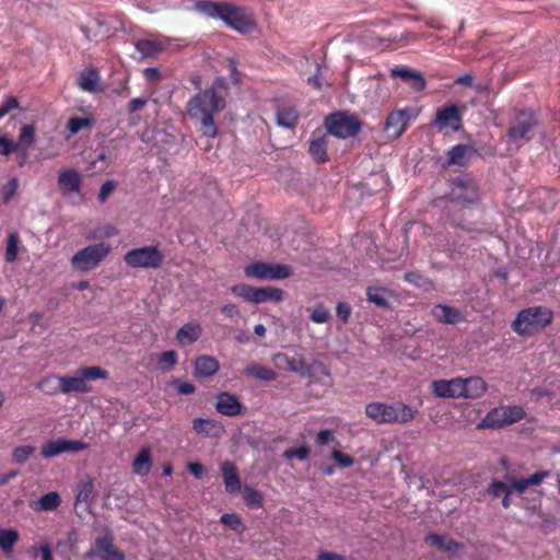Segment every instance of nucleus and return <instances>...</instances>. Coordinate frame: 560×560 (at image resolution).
<instances>
[{
    "label": "nucleus",
    "mask_w": 560,
    "mask_h": 560,
    "mask_svg": "<svg viewBox=\"0 0 560 560\" xmlns=\"http://www.w3.org/2000/svg\"><path fill=\"white\" fill-rule=\"evenodd\" d=\"M228 89L226 80L217 78L209 89L196 94L187 103L189 117L200 122L206 137L214 138L218 133L213 117L225 107L224 93Z\"/></svg>",
    "instance_id": "f257e3e1"
},
{
    "label": "nucleus",
    "mask_w": 560,
    "mask_h": 560,
    "mask_svg": "<svg viewBox=\"0 0 560 560\" xmlns=\"http://www.w3.org/2000/svg\"><path fill=\"white\" fill-rule=\"evenodd\" d=\"M195 10L211 19H219L228 26L242 34H249L256 28L254 15L244 7L232 2L197 1Z\"/></svg>",
    "instance_id": "f03ea898"
},
{
    "label": "nucleus",
    "mask_w": 560,
    "mask_h": 560,
    "mask_svg": "<svg viewBox=\"0 0 560 560\" xmlns=\"http://www.w3.org/2000/svg\"><path fill=\"white\" fill-rule=\"evenodd\" d=\"M552 313L542 306L522 310L512 323L513 330L520 336H530L549 325Z\"/></svg>",
    "instance_id": "7ed1b4c3"
},
{
    "label": "nucleus",
    "mask_w": 560,
    "mask_h": 560,
    "mask_svg": "<svg viewBox=\"0 0 560 560\" xmlns=\"http://www.w3.org/2000/svg\"><path fill=\"white\" fill-rule=\"evenodd\" d=\"M108 372L101 366H88L79 369L72 376H59L57 381L62 394L89 393L91 387L88 382L100 378H107Z\"/></svg>",
    "instance_id": "20e7f679"
},
{
    "label": "nucleus",
    "mask_w": 560,
    "mask_h": 560,
    "mask_svg": "<svg viewBox=\"0 0 560 560\" xmlns=\"http://www.w3.org/2000/svg\"><path fill=\"white\" fill-rule=\"evenodd\" d=\"M526 412L522 406L509 405L492 408L478 423V429H501L524 419Z\"/></svg>",
    "instance_id": "39448f33"
},
{
    "label": "nucleus",
    "mask_w": 560,
    "mask_h": 560,
    "mask_svg": "<svg viewBox=\"0 0 560 560\" xmlns=\"http://www.w3.org/2000/svg\"><path fill=\"white\" fill-rule=\"evenodd\" d=\"M109 252L110 245L105 242L86 246L72 256V267L78 271L93 270L100 266Z\"/></svg>",
    "instance_id": "423d86ee"
},
{
    "label": "nucleus",
    "mask_w": 560,
    "mask_h": 560,
    "mask_svg": "<svg viewBox=\"0 0 560 560\" xmlns=\"http://www.w3.org/2000/svg\"><path fill=\"white\" fill-rule=\"evenodd\" d=\"M361 126L358 116L341 112L330 114L325 118V127L328 133L339 139L354 137L359 133Z\"/></svg>",
    "instance_id": "0eeeda50"
},
{
    "label": "nucleus",
    "mask_w": 560,
    "mask_h": 560,
    "mask_svg": "<svg viewBox=\"0 0 560 560\" xmlns=\"http://www.w3.org/2000/svg\"><path fill=\"white\" fill-rule=\"evenodd\" d=\"M164 260V255L156 246L133 248L125 255V262L132 268H159Z\"/></svg>",
    "instance_id": "6e6552de"
},
{
    "label": "nucleus",
    "mask_w": 560,
    "mask_h": 560,
    "mask_svg": "<svg viewBox=\"0 0 560 560\" xmlns=\"http://www.w3.org/2000/svg\"><path fill=\"white\" fill-rule=\"evenodd\" d=\"M537 124V118L532 109H522L516 114L512 126L509 128L508 137L515 143L529 141Z\"/></svg>",
    "instance_id": "1a4fd4ad"
},
{
    "label": "nucleus",
    "mask_w": 560,
    "mask_h": 560,
    "mask_svg": "<svg viewBox=\"0 0 560 560\" xmlns=\"http://www.w3.org/2000/svg\"><path fill=\"white\" fill-rule=\"evenodd\" d=\"M448 199L457 203H474L479 199L478 186L468 175L457 176L451 180Z\"/></svg>",
    "instance_id": "9d476101"
},
{
    "label": "nucleus",
    "mask_w": 560,
    "mask_h": 560,
    "mask_svg": "<svg viewBox=\"0 0 560 560\" xmlns=\"http://www.w3.org/2000/svg\"><path fill=\"white\" fill-rule=\"evenodd\" d=\"M245 275L261 280L285 279L291 276V268L279 264L255 262L245 268Z\"/></svg>",
    "instance_id": "9b49d317"
},
{
    "label": "nucleus",
    "mask_w": 560,
    "mask_h": 560,
    "mask_svg": "<svg viewBox=\"0 0 560 560\" xmlns=\"http://www.w3.org/2000/svg\"><path fill=\"white\" fill-rule=\"evenodd\" d=\"M410 119V109H398L388 114L385 124L384 132L388 139H398L406 130Z\"/></svg>",
    "instance_id": "f8f14e48"
},
{
    "label": "nucleus",
    "mask_w": 560,
    "mask_h": 560,
    "mask_svg": "<svg viewBox=\"0 0 560 560\" xmlns=\"http://www.w3.org/2000/svg\"><path fill=\"white\" fill-rule=\"evenodd\" d=\"M272 361L280 370L294 372L301 376H310L312 374L311 366L302 355L290 358L285 353L278 352L273 354Z\"/></svg>",
    "instance_id": "ddd939ff"
},
{
    "label": "nucleus",
    "mask_w": 560,
    "mask_h": 560,
    "mask_svg": "<svg viewBox=\"0 0 560 560\" xmlns=\"http://www.w3.org/2000/svg\"><path fill=\"white\" fill-rule=\"evenodd\" d=\"M366 416L378 424L396 423L397 412L395 405L373 401L365 407Z\"/></svg>",
    "instance_id": "4468645a"
},
{
    "label": "nucleus",
    "mask_w": 560,
    "mask_h": 560,
    "mask_svg": "<svg viewBox=\"0 0 560 560\" xmlns=\"http://www.w3.org/2000/svg\"><path fill=\"white\" fill-rule=\"evenodd\" d=\"M432 393L441 398H457L463 395V378L438 380L431 384Z\"/></svg>",
    "instance_id": "2eb2a0df"
},
{
    "label": "nucleus",
    "mask_w": 560,
    "mask_h": 560,
    "mask_svg": "<svg viewBox=\"0 0 560 560\" xmlns=\"http://www.w3.org/2000/svg\"><path fill=\"white\" fill-rule=\"evenodd\" d=\"M434 125L438 126L440 130L451 128L454 131H458L462 128V117L456 105H448L439 109Z\"/></svg>",
    "instance_id": "dca6fc26"
},
{
    "label": "nucleus",
    "mask_w": 560,
    "mask_h": 560,
    "mask_svg": "<svg viewBox=\"0 0 560 560\" xmlns=\"http://www.w3.org/2000/svg\"><path fill=\"white\" fill-rule=\"evenodd\" d=\"M95 547L102 560H125L124 552L114 546V537L109 532L95 539Z\"/></svg>",
    "instance_id": "f3484780"
},
{
    "label": "nucleus",
    "mask_w": 560,
    "mask_h": 560,
    "mask_svg": "<svg viewBox=\"0 0 560 560\" xmlns=\"http://www.w3.org/2000/svg\"><path fill=\"white\" fill-rule=\"evenodd\" d=\"M424 541L429 546L451 555H457L464 548L462 542L454 540L446 534L430 533L425 536Z\"/></svg>",
    "instance_id": "a211bd4d"
},
{
    "label": "nucleus",
    "mask_w": 560,
    "mask_h": 560,
    "mask_svg": "<svg viewBox=\"0 0 560 560\" xmlns=\"http://www.w3.org/2000/svg\"><path fill=\"white\" fill-rule=\"evenodd\" d=\"M82 176L75 170H62L58 175V186L62 195L80 194Z\"/></svg>",
    "instance_id": "6ab92c4d"
},
{
    "label": "nucleus",
    "mask_w": 560,
    "mask_h": 560,
    "mask_svg": "<svg viewBox=\"0 0 560 560\" xmlns=\"http://www.w3.org/2000/svg\"><path fill=\"white\" fill-rule=\"evenodd\" d=\"M215 409L221 415L234 417L242 412L243 405L234 394L223 392L217 397Z\"/></svg>",
    "instance_id": "aec40b11"
},
{
    "label": "nucleus",
    "mask_w": 560,
    "mask_h": 560,
    "mask_svg": "<svg viewBox=\"0 0 560 560\" xmlns=\"http://www.w3.org/2000/svg\"><path fill=\"white\" fill-rule=\"evenodd\" d=\"M431 314L438 322L443 324L455 325L463 320L460 310L447 304L434 305Z\"/></svg>",
    "instance_id": "412c9836"
},
{
    "label": "nucleus",
    "mask_w": 560,
    "mask_h": 560,
    "mask_svg": "<svg viewBox=\"0 0 560 560\" xmlns=\"http://www.w3.org/2000/svg\"><path fill=\"white\" fill-rule=\"evenodd\" d=\"M394 78H400L405 82L409 83L410 86L420 92L425 88V80L421 72L407 67H396L392 70Z\"/></svg>",
    "instance_id": "4be33fe9"
},
{
    "label": "nucleus",
    "mask_w": 560,
    "mask_h": 560,
    "mask_svg": "<svg viewBox=\"0 0 560 560\" xmlns=\"http://www.w3.org/2000/svg\"><path fill=\"white\" fill-rule=\"evenodd\" d=\"M221 472L226 492H238L242 485L235 464L230 460L223 462L221 464Z\"/></svg>",
    "instance_id": "5701e85b"
},
{
    "label": "nucleus",
    "mask_w": 560,
    "mask_h": 560,
    "mask_svg": "<svg viewBox=\"0 0 560 560\" xmlns=\"http://www.w3.org/2000/svg\"><path fill=\"white\" fill-rule=\"evenodd\" d=\"M463 387L462 397L470 399L480 398L487 390L486 382L479 376L463 378Z\"/></svg>",
    "instance_id": "b1692460"
},
{
    "label": "nucleus",
    "mask_w": 560,
    "mask_h": 560,
    "mask_svg": "<svg viewBox=\"0 0 560 560\" xmlns=\"http://www.w3.org/2000/svg\"><path fill=\"white\" fill-rule=\"evenodd\" d=\"M220 369L218 360L210 355H200L195 362V375L197 377H209Z\"/></svg>",
    "instance_id": "393cba45"
},
{
    "label": "nucleus",
    "mask_w": 560,
    "mask_h": 560,
    "mask_svg": "<svg viewBox=\"0 0 560 560\" xmlns=\"http://www.w3.org/2000/svg\"><path fill=\"white\" fill-rule=\"evenodd\" d=\"M475 153L470 144H456L448 151V164L463 166Z\"/></svg>",
    "instance_id": "a878e982"
},
{
    "label": "nucleus",
    "mask_w": 560,
    "mask_h": 560,
    "mask_svg": "<svg viewBox=\"0 0 560 560\" xmlns=\"http://www.w3.org/2000/svg\"><path fill=\"white\" fill-rule=\"evenodd\" d=\"M94 485L91 479L83 481L79 485V490L75 495V505L82 506L84 512L90 510L93 501Z\"/></svg>",
    "instance_id": "bb28decb"
},
{
    "label": "nucleus",
    "mask_w": 560,
    "mask_h": 560,
    "mask_svg": "<svg viewBox=\"0 0 560 560\" xmlns=\"http://www.w3.org/2000/svg\"><path fill=\"white\" fill-rule=\"evenodd\" d=\"M253 303L260 304L267 301L280 302L283 300V291L273 287L255 288Z\"/></svg>",
    "instance_id": "cd10ccee"
},
{
    "label": "nucleus",
    "mask_w": 560,
    "mask_h": 560,
    "mask_svg": "<svg viewBox=\"0 0 560 560\" xmlns=\"http://www.w3.org/2000/svg\"><path fill=\"white\" fill-rule=\"evenodd\" d=\"M243 373L246 376L253 377L258 381H266V382L273 381L277 377V374L273 370H271L268 366L258 364V363H253V364L247 365L244 369Z\"/></svg>",
    "instance_id": "c85d7f7f"
},
{
    "label": "nucleus",
    "mask_w": 560,
    "mask_h": 560,
    "mask_svg": "<svg viewBox=\"0 0 560 560\" xmlns=\"http://www.w3.org/2000/svg\"><path fill=\"white\" fill-rule=\"evenodd\" d=\"M136 49L140 52V59L151 58L160 54L164 46L159 40L139 39L136 43Z\"/></svg>",
    "instance_id": "c756f323"
},
{
    "label": "nucleus",
    "mask_w": 560,
    "mask_h": 560,
    "mask_svg": "<svg viewBox=\"0 0 560 560\" xmlns=\"http://www.w3.org/2000/svg\"><path fill=\"white\" fill-rule=\"evenodd\" d=\"M36 128L33 124L23 125L20 128L19 139L15 141L18 149L30 150L36 142Z\"/></svg>",
    "instance_id": "7c9ffc66"
},
{
    "label": "nucleus",
    "mask_w": 560,
    "mask_h": 560,
    "mask_svg": "<svg viewBox=\"0 0 560 560\" xmlns=\"http://www.w3.org/2000/svg\"><path fill=\"white\" fill-rule=\"evenodd\" d=\"M277 124L281 127L293 129L299 119V114L294 107L285 106L277 110Z\"/></svg>",
    "instance_id": "2f4dec72"
},
{
    "label": "nucleus",
    "mask_w": 560,
    "mask_h": 560,
    "mask_svg": "<svg viewBox=\"0 0 560 560\" xmlns=\"http://www.w3.org/2000/svg\"><path fill=\"white\" fill-rule=\"evenodd\" d=\"M152 459L149 448H142L132 464V470L139 476H147L151 471Z\"/></svg>",
    "instance_id": "473e14b6"
},
{
    "label": "nucleus",
    "mask_w": 560,
    "mask_h": 560,
    "mask_svg": "<svg viewBox=\"0 0 560 560\" xmlns=\"http://www.w3.org/2000/svg\"><path fill=\"white\" fill-rule=\"evenodd\" d=\"M60 503L61 499L59 493L56 491H51L40 497V499L37 502H35L33 509L35 511H55L56 509H58Z\"/></svg>",
    "instance_id": "72a5a7b5"
},
{
    "label": "nucleus",
    "mask_w": 560,
    "mask_h": 560,
    "mask_svg": "<svg viewBox=\"0 0 560 560\" xmlns=\"http://www.w3.org/2000/svg\"><path fill=\"white\" fill-rule=\"evenodd\" d=\"M327 140L325 136H320L316 139H312L310 142V153L313 159L318 163H324L327 161Z\"/></svg>",
    "instance_id": "f704fd0d"
},
{
    "label": "nucleus",
    "mask_w": 560,
    "mask_h": 560,
    "mask_svg": "<svg viewBox=\"0 0 560 560\" xmlns=\"http://www.w3.org/2000/svg\"><path fill=\"white\" fill-rule=\"evenodd\" d=\"M200 337V327L198 325L194 324H185L182 326L177 334L176 338L177 340L185 345V343H192L197 341Z\"/></svg>",
    "instance_id": "c9c22d12"
},
{
    "label": "nucleus",
    "mask_w": 560,
    "mask_h": 560,
    "mask_svg": "<svg viewBox=\"0 0 560 560\" xmlns=\"http://www.w3.org/2000/svg\"><path fill=\"white\" fill-rule=\"evenodd\" d=\"M100 75L96 70H88L79 77V86L86 92H94L97 90Z\"/></svg>",
    "instance_id": "e433bc0d"
},
{
    "label": "nucleus",
    "mask_w": 560,
    "mask_h": 560,
    "mask_svg": "<svg viewBox=\"0 0 560 560\" xmlns=\"http://www.w3.org/2000/svg\"><path fill=\"white\" fill-rule=\"evenodd\" d=\"M19 540V533L14 529H0V549L11 552Z\"/></svg>",
    "instance_id": "4c0bfd02"
},
{
    "label": "nucleus",
    "mask_w": 560,
    "mask_h": 560,
    "mask_svg": "<svg viewBox=\"0 0 560 560\" xmlns=\"http://www.w3.org/2000/svg\"><path fill=\"white\" fill-rule=\"evenodd\" d=\"M19 244H20L19 233L18 232L9 233L5 254H4L5 261L13 262L16 260Z\"/></svg>",
    "instance_id": "58836bf2"
},
{
    "label": "nucleus",
    "mask_w": 560,
    "mask_h": 560,
    "mask_svg": "<svg viewBox=\"0 0 560 560\" xmlns=\"http://www.w3.org/2000/svg\"><path fill=\"white\" fill-rule=\"evenodd\" d=\"M243 498L245 501V504L252 509H258L262 506L264 497L260 491L255 490L250 487L244 488Z\"/></svg>",
    "instance_id": "ea45409f"
},
{
    "label": "nucleus",
    "mask_w": 560,
    "mask_h": 560,
    "mask_svg": "<svg viewBox=\"0 0 560 560\" xmlns=\"http://www.w3.org/2000/svg\"><path fill=\"white\" fill-rule=\"evenodd\" d=\"M395 407H396V412H397V417H396L397 423H402V424L408 423L411 420H413L418 413V411L416 409H413L409 405H406L402 402H397L395 405Z\"/></svg>",
    "instance_id": "a19ab883"
},
{
    "label": "nucleus",
    "mask_w": 560,
    "mask_h": 560,
    "mask_svg": "<svg viewBox=\"0 0 560 560\" xmlns=\"http://www.w3.org/2000/svg\"><path fill=\"white\" fill-rule=\"evenodd\" d=\"M63 439L48 441L42 448V456L45 458L54 457L65 453Z\"/></svg>",
    "instance_id": "79ce46f5"
},
{
    "label": "nucleus",
    "mask_w": 560,
    "mask_h": 560,
    "mask_svg": "<svg viewBox=\"0 0 560 560\" xmlns=\"http://www.w3.org/2000/svg\"><path fill=\"white\" fill-rule=\"evenodd\" d=\"M36 388L47 395H56L61 393V388H59V383L55 376L44 377L36 384Z\"/></svg>",
    "instance_id": "37998d69"
},
{
    "label": "nucleus",
    "mask_w": 560,
    "mask_h": 560,
    "mask_svg": "<svg viewBox=\"0 0 560 560\" xmlns=\"http://www.w3.org/2000/svg\"><path fill=\"white\" fill-rule=\"evenodd\" d=\"M94 121L90 117H71L68 120V129L72 135L78 133L82 129L91 128L93 126Z\"/></svg>",
    "instance_id": "c03bdc74"
},
{
    "label": "nucleus",
    "mask_w": 560,
    "mask_h": 560,
    "mask_svg": "<svg viewBox=\"0 0 560 560\" xmlns=\"http://www.w3.org/2000/svg\"><path fill=\"white\" fill-rule=\"evenodd\" d=\"M35 447L31 445L18 446L12 453V459L16 464H24L34 453Z\"/></svg>",
    "instance_id": "a18cd8bd"
},
{
    "label": "nucleus",
    "mask_w": 560,
    "mask_h": 560,
    "mask_svg": "<svg viewBox=\"0 0 560 560\" xmlns=\"http://www.w3.org/2000/svg\"><path fill=\"white\" fill-rule=\"evenodd\" d=\"M310 318L316 324H324L330 319V313L323 304H317L311 310Z\"/></svg>",
    "instance_id": "49530a36"
},
{
    "label": "nucleus",
    "mask_w": 560,
    "mask_h": 560,
    "mask_svg": "<svg viewBox=\"0 0 560 560\" xmlns=\"http://www.w3.org/2000/svg\"><path fill=\"white\" fill-rule=\"evenodd\" d=\"M16 144L9 133L0 135V155L9 156L16 150Z\"/></svg>",
    "instance_id": "de8ad7c7"
},
{
    "label": "nucleus",
    "mask_w": 560,
    "mask_h": 560,
    "mask_svg": "<svg viewBox=\"0 0 560 560\" xmlns=\"http://www.w3.org/2000/svg\"><path fill=\"white\" fill-rule=\"evenodd\" d=\"M366 295L368 300L376 306L384 307L388 305L384 291L380 288H369Z\"/></svg>",
    "instance_id": "09e8293b"
},
{
    "label": "nucleus",
    "mask_w": 560,
    "mask_h": 560,
    "mask_svg": "<svg viewBox=\"0 0 560 560\" xmlns=\"http://www.w3.org/2000/svg\"><path fill=\"white\" fill-rule=\"evenodd\" d=\"M220 522L233 530L241 532L243 529L242 518L237 514H223Z\"/></svg>",
    "instance_id": "8fccbe9b"
},
{
    "label": "nucleus",
    "mask_w": 560,
    "mask_h": 560,
    "mask_svg": "<svg viewBox=\"0 0 560 560\" xmlns=\"http://www.w3.org/2000/svg\"><path fill=\"white\" fill-rule=\"evenodd\" d=\"M19 107L20 103L15 96H5L0 105V119L10 114L12 110L18 109Z\"/></svg>",
    "instance_id": "3c124183"
},
{
    "label": "nucleus",
    "mask_w": 560,
    "mask_h": 560,
    "mask_svg": "<svg viewBox=\"0 0 560 560\" xmlns=\"http://www.w3.org/2000/svg\"><path fill=\"white\" fill-rule=\"evenodd\" d=\"M310 456V448L307 446H301L299 448H288L283 453V457L285 459L298 458L300 460H305Z\"/></svg>",
    "instance_id": "603ef678"
},
{
    "label": "nucleus",
    "mask_w": 560,
    "mask_h": 560,
    "mask_svg": "<svg viewBox=\"0 0 560 560\" xmlns=\"http://www.w3.org/2000/svg\"><path fill=\"white\" fill-rule=\"evenodd\" d=\"M509 490V483L500 480H492L488 487V493L493 498L502 497Z\"/></svg>",
    "instance_id": "864d4df0"
},
{
    "label": "nucleus",
    "mask_w": 560,
    "mask_h": 560,
    "mask_svg": "<svg viewBox=\"0 0 560 560\" xmlns=\"http://www.w3.org/2000/svg\"><path fill=\"white\" fill-rule=\"evenodd\" d=\"M19 187L18 178H11L7 185L2 188V199L4 203H9L13 196L16 194Z\"/></svg>",
    "instance_id": "5fc2aeb1"
},
{
    "label": "nucleus",
    "mask_w": 560,
    "mask_h": 560,
    "mask_svg": "<svg viewBox=\"0 0 560 560\" xmlns=\"http://www.w3.org/2000/svg\"><path fill=\"white\" fill-rule=\"evenodd\" d=\"M254 287H250L248 284H236L231 288V291L236 294L237 296L243 298L244 300L253 303V292Z\"/></svg>",
    "instance_id": "6e6d98bb"
},
{
    "label": "nucleus",
    "mask_w": 560,
    "mask_h": 560,
    "mask_svg": "<svg viewBox=\"0 0 560 560\" xmlns=\"http://www.w3.org/2000/svg\"><path fill=\"white\" fill-rule=\"evenodd\" d=\"M505 480L509 483V489L510 491L513 493L514 491L522 494L524 493L527 489H528V483H527V480L526 478H521V479H514L512 480V478L510 476H505Z\"/></svg>",
    "instance_id": "4d7b16f0"
},
{
    "label": "nucleus",
    "mask_w": 560,
    "mask_h": 560,
    "mask_svg": "<svg viewBox=\"0 0 560 560\" xmlns=\"http://www.w3.org/2000/svg\"><path fill=\"white\" fill-rule=\"evenodd\" d=\"M159 363L163 365L164 369H171L177 363V354L174 350H168L162 352L159 359Z\"/></svg>",
    "instance_id": "13d9d810"
},
{
    "label": "nucleus",
    "mask_w": 560,
    "mask_h": 560,
    "mask_svg": "<svg viewBox=\"0 0 560 560\" xmlns=\"http://www.w3.org/2000/svg\"><path fill=\"white\" fill-rule=\"evenodd\" d=\"M332 459L340 466V467H351L354 463V459L345 453H341L338 450H334L331 453Z\"/></svg>",
    "instance_id": "bf43d9fd"
},
{
    "label": "nucleus",
    "mask_w": 560,
    "mask_h": 560,
    "mask_svg": "<svg viewBox=\"0 0 560 560\" xmlns=\"http://www.w3.org/2000/svg\"><path fill=\"white\" fill-rule=\"evenodd\" d=\"M351 315V306L345 302H338L336 306V316L343 323H348Z\"/></svg>",
    "instance_id": "052dcab7"
},
{
    "label": "nucleus",
    "mask_w": 560,
    "mask_h": 560,
    "mask_svg": "<svg viewBox=\"0 0 560 560\" xmlns=\"http://www.w3.org/2000/svg\"><path fill=\"white\" fill-rule=\"evenodd\" d=\"M63 447H65V453H74V452H80V451H83L85 448H88V444L82 442V441H73V440H67V439H63Z\"/></svg>",
    "instance_id": "680f3d73"
},
{
    "label": "nucleus",
    "mask_w": 560,
    "mask_h": 560,
    "mask_svg": "<svg viewBox=\"0 0 560 560\" xmlns=\"http://www.w3.org/2000/svg\"><path fill=\"white\" fill-rule=\"evenodd\" d=\"M115 188H116V184L114 180H106L100 189L98 201L101 203L105 202L106 199L108 198V196L114 191Z\"/></svg>",
    "instance_id": "e2e57ef3"
},
{
    "label": "nucleus",
    "mask_w": 560,
    "mask_h": 560,
    "mask_svg": "<svg viewBox=\"0 0 560 560\" xmlns=\"http://www.w3.org/2000/svg\"><path fill=\"white\" fill-rule=\"evenodd\" d=\"M550 476V471L548 470H540L537 471L529 477L526 478L528 486H538L540 485L547 477Z\"/></svg>",
    "instance_id": "0e129e2a"
},
{
    "label": "nucleus",
    "mask_w": 560,
    "mask_h": 560,
    "mask_svg": "<svg viewBox=\"0 0 560 560\" xmlns=\"http://www.w3.org/2000/svg\"><path fill=\"white\" fill-rule=\"evenodd\" d=\"M335 441L332 432L328 429L320 430L316 436V443L320 446L327 445Z\"/></svg>",
    "instance_id": "69168bd1"
},
{
    "label": "nucleus",
    "mask_w": 560,
    "mask_h": 560,
    "mask_svg": "<svg viewBox=\"0 0 560 560\" xmlns=\"http://www.w3.org/2000/svg\"><path fill=\"white\" fill-rule=\"evenodd\" d=\"M315 66H316V72L314 75H312L307 79V83L310 85L314 86L315 89H320L323 86L322 66L318 62H316Z\"/></svg>",
    "instance_id": "338daca9"
},
{
    "label": "nucleus",
    "mask_w": 560,
    "mask_h": 560,
    "mask_svg": "<svg viewBox=\"0 0 560 560\" xmlns=\"http://www.w3.org/2000/svg\"><path fill=\"white\" fill-rule=\"evenodd\" d=\"M148 103V98L145 97H137L129 102L128 104V110L129 113H136L142 109Z\"/></svg>",
    "instance_id": "774afa93"
}]
</instances>
